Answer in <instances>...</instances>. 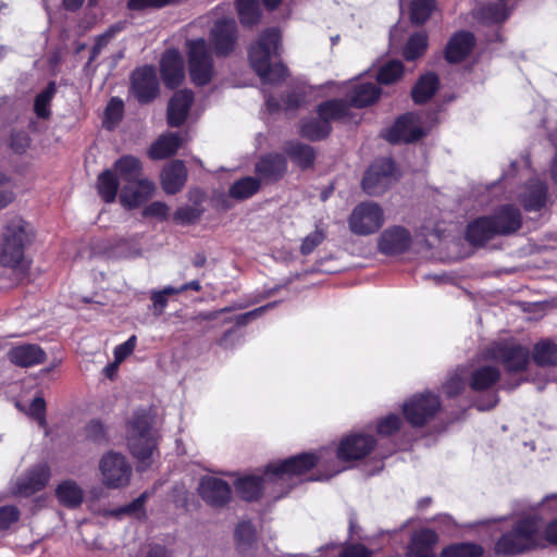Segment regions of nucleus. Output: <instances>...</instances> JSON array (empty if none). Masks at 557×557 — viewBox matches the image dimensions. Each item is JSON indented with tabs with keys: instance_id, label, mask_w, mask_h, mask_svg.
I'll use <instances>...</instances> for the list:
<instances>
[{
	"instance_id": "1",
	"label": "nucleus",
	"mask_w": 557,
	"mask_h": 557,
	"mask_svg": "<svg viewBox=\"0 0 557 557\" xmlns=\"http://www.w3.org/2000/svg\"><path fill=\"white\" fill-rule=\"evenodd\" d=\"M283 36L278 27H267L248 47V61L252 71L262 83L278 85L289 75L282 60Z\"/></svg>"
},
{
	"instance_id": "2",
	"label": "nucleus",
	"mask_w": 557,
	"mask_h": 557,
	"mask_svg": "<svg viewBox=\"0 0 557 557\" xmlns=\"http://www.w3.org/2000/svg\"><path fill=\"white\" fill-rule=\"evenodd\" d=\"M34 237L32 225L21 215L7 216L0 235V265L26 275L29 263L25 261V250Z\"/></svg>"
},
{
	"instance_id": "3",
	"label": "nucleus",
	"mask_w": 557,
	"mask_h": 557,
	"mask_svg": "<svg viewBox=\"0 0 557 557\" xmlns=\"http://www.w3.org/2000/svg\"><path fill=\"white\" fill-rule=\"evenodd\" d=\"M126 441L132 456L138 462V469H148L153 453L158 451V436L148 412L138 410L133 414L126 426Z\"/></svg>"
},
{
	"instance_id": "4",
	"label": "nucleus",
	"mask_w": 557,
	"mask_h": 557,
	"mask_svg": "<svg viewBox=\"0 0 557 557\" xmlns=\"http://www.w3.org/2000/svg\"><path fill=\"white\" fill-rule=\"evenodd\" d=\"M543 521L539 517L521 519L495 544V554L513 556L543 546Z\"/></svg>"
},
{
	"instance_id": "5",
	"label": "nucleus",
	"mask_w": 557,
	"mask_h": 557,
	"mask_svg": "<svg viewBox=\"0 0 557 557\" xmlns=\"http://www.w3.org/2000/svg\"><path fill=\"white\" fill-rule=\"evenodd\" d=\"M190 82L197 87L209 85L215 67L212 53L205 38L188 39L185 44Z\"/></svg>"
},
{
	"instance_id": "6",
	"label": "nucleus",
	"mask_w": 557,
	"mask_h": 557,
	"mask_svg": "<svg viewBox=\"0 0 557 557\" xmlns=\"http://www.w3.org/2000/svg\"><path fill=\"white\" fill-rule=\"evenodd\" d=\"M321 454L306 451L283 460L270 462L264 470V476L272 481L292 480L307 474L320 465Z\"/></svg>"
},
{
	"instance_id": "7",
	"label": "nucleus",
	"mask_w": 557,
	"mask_h": 557,
	"mask_svg": "<svg viewBox=\"0 0 557 557\" xmlns=\"http://www.w3.org/2000/svg\"><path fill=\"white\" fill-rule=\"evenodd\" d=\"M399 178L395 163L387 158L376 160L366 172L362 189L370 196H380Z\"/></svg>"
},
{
	"instance_id": "8",
	"label": "nucleus",
	"mask_w": 557,
	"mask_h": 557,
	"mask_svg": "<svg viewBox=\"0 0 557 557\" xmlns=\"http://www.w3.org/2000/svg\"><path fill=\"white\" fill-rule=\"evenodd\" d=\"M486 357L504 364L509 372L525 370L529 363V349L509 341L494 342L486 348Z\"/></svg>"
},
{
	"instance_id": "9",
	"label": "nucleus",
	"mask_w": 557,
	"mask_h": 557,
	"mask_svg": "<svg viewBox=\"0 0 557 557\" xmlns=\"http://www.w3.org/2000/svg\"><path fill=\"white\" fill-rule=\"evenodd\" d=\"M99 469L102 474V482L109 488L127 486L133 473L132 466L126 457L113 450L102 456Z\"/></svg>"
},
{
	"instance_id": "10",
	"label": "nucleus",
	"mask_w": 557,
	"mask_h": 557,
	"mask_svg": "<svg viewBox=\"0 0 557 557\" xmlns=\"http://www.w3.org/2000/svg\"><path fill=\"white\" fill-rule=\"evenodd\" d=\"M238 26L233 18H219L210 29V48L216 58H227L238 44Z\"/></svg>"
},
{
	"instance_id": "11",
	"label": "nucleus",
	"mask_w": 557,
	"mask_h": 557,
	"mask_svg": "<svg viewBox=\"0 0 557 557\" xmlns=\"http://www.w3.org/2000/svg\"><path fill=\"white\" fill-rule=\"evenodd\" d=\"M440 408L441 404L436 395L421 393L403 405V412L412 426H422L434 417Z\"/></svg>"
},
{
	"instance_id": "12",
	"label": "nucleus",
	"mask_w": 557,
	"mask_h": 557,
	"mask_svg": "<svg viewBox=\"0 0 557 557\" xmlns=\"http://www.w3.org/2000/svg\"><path fill=\"white\" fill-rule=\"evenodd\" d=\"M383 223V210L372 201L358 205L350 214V230L359 235L375 233Z\"/></svg>"
},
{
	"instance_id": "13",
	"label": "nucleus",
	"mask_w": 557,
	"mask_h": 557,
	"mask_svg": "<svg viewBox=\"0 0 557 557\" xmlns=\"http://www.w3.org/2000/svg\"><path fill=\"white\" fill-rule=\"evenodd\" d=\"M159 81L151 65L137 67L131 76V91L140 104L151 103L159 95Z\"/></svg>"
},
{
	"instance_id": "14",
	"label": "nucleus",
	"mask_w": 557,
	"mask_h": 557,
	"mask_svg": "<svg viewBox=\"0 0 557 557\" xmlns=\"http://www.w3.org/2000/svg\"><path fill=\"white\" fill-rule=\"evenodd\" d=\"M288 171V161L284 153L267 152L258 158L255 173L261 184L271 185L284 178Z\"/></svg>"
},
{
	"instance_id": "15",
	"label": "nucleus",
	"mask_w": 557,
	"mask_h": 557,
	"mask_svg": "<svg viewBox=\"0 0 557 557\" xmlns=\"http://www.w3.org/2000/svg\"><path fill=\"white\" fill-rule=\"evenodd\" d=\"M198 494L207 505L215 509L226 507L232 500L231 485L215 476L206 475L201 478Z\"/></svg>"
},
{
	"instance_id": "16",
	"label": "nucleus",
	"mask_w": 557,
	"mask_h": 557,
	"mask_svg": "<svg viewBox=\"0 0 557 557\" xmlns=\"http://www.w3.org/2000/svg\"><path fill=\"white\" fill-rule=\"evenodd\" d=\"M160 75L168 89H176L185 78L184 60L175 48L166 49L160 60Z\"/></svg>"
},
{
	"instance_id": "17",
	"label": "nucleus",
	"mask_w": 557,
	"mask_h": 557,
	"mask_svg": "<svg viewBox=\"0 0 557 557\" xmlns=\"http://www.w3.org/2000/svg\"><path fill=\"white\" fill-rule=\"evenodd\" d=\"M423 136V131L413 114L400 116L395 124L386 131L384 137L392 144L411 143Z\"/></svg>"
},
{
	"instance_id": "18",
	"label": "nucleus",
	"mask_w": 557,
	"mask_h": 557,
	"mask_svg": "<svg viewBox=\"0 0 557 557\" xmlns=\"http://www.w3.org/2000/svg\"><path fill=\"white\" fill-rule=\"evenodd\" d=\"M154 191L153 182L138 178L124 184L120 193V202L126 209H135L146 202Z\"/></svg>"
},
{
	"instance_id": "19",
	"label": "nucleus",
	"mask_w": 557,
	"mask_h": 557,
	"mask_svg": "<svg viewBox=\"0 0 557 557\" xmlns=\"http://www.w3.org/2000/svg\"><path fill=\"white\" fill-rule=\"evenodd\" d=\"M194 102V92L190 89H181L174 92L168 103L166 123L170 127H180L187 120Z\"/></svg>"
},
{
	"instance_id": "20",
	"label": "nucleus",
	"mask_w": 557,
	"mask_h": 557,
	"mask_svg": "<svg viewBox=\"0 0 557 557\" xmlns=\"http://www.w3.org/2000/svg\"><path fill=\"white\" fill-rule=\"evenodd\" d=\"M234 543L242 557L255 556L258 548V533L250 520L239 521L234 530Z\"/></svg>"
},
{
	"instance_id": "21",
	"label": "nucleus",
	"mask_w": 557,
	"mask_h": 557,
	"mask_svg": "<svg viewBox=\"0 0 557 557\" xmlns=\"http://www.w3.org/2000/svg\"><path fill=\"white\" fill-rule=\"evenodd\" d=\"M187 169L184 161L175 159L168 163L161 173V186L165 194L176 195L187 181Z\"/></svg>"
},
{
	"instance_id": "22",
	"label": "nucleus",
	"mask_w": 557,
	"mask_h": 557,
	"mask_svg": "<svg viewBox=\"0 0 557 557\" xmlns=\"http://www.w3.org/2000/svg\"><path fill=\"white\" fill-rule=\"evenodd\" d=\"M47 355L44 349L36 344H23L13 346L8 351V359L14 366L29 368L41 364L46 361Z\"/></svg>"
},
{
	"instance_id": "23",
	"label": "nucleus",
	"mask_w": 557,
	"mask_h": 557,
	"mask_svg": "<svg viewBox=\"0 0 557 557\" xmlns=\"http://www.w3.org/2000/svg\"><path fill=\"white\" fill-rule=\"evenodd\" d=\"M438 535L431 529H420L411 535L406 557H435L434 548Z\"/></svg>"
},
{
	"instance_id": "24",
	"label": "nucleus",
	"mask_w": 557,
	"mask_h": 557,
	"mask_svg": "<svg viewBox=\"0 0 557 557\" xmlns=\"http://www.w3.org/2000/svg\"><path fill=\"white\" fill-rule=\"evenodd\" d=\"M410 244V233L404 227L394 226L382 233L379 246L383 253L397 255L407 250Z\"/></svg>"
},
{
	"instance_id": "25",
	"label": "nucleus",
	"mask_w": 557,
	"mask_h": 557,
	"mask_svg": "<svg viewBox=\"0 0 557 557\" xmlns=\"http://www.w3.org/2000/svg\"><path fill=\"white\" fill-rule=\"evenodd\" d=\"M183 145L180 133L169 132L160 135L148 148L147 154L151 160H164L175 156Z\"/></svg>"
},
{
	"instance_id": "26",
	"label": "nucleus",
	"mask_w": 557,
	"mask_h": 557,
	"mask_svg": "<svg viewBox=\"0 0 557 557\" xmlns=\"http://www.w3.org/2000/svg\"><path fill=\"white\" fill-rule=\"evenodd\" d=\"M51 476L50 468L46 463L30 468L24 479L17 483L18 492L30 496L46 487Z\"/></svg>"
},
{
	"instance_id": "27",
	"label": "nucleus",
	"mask_w": 557,
	"mask_h": 557,
	"mask_svg": "<svg viewBox=\"0 0 557 557\" xmlns=\"http://www.w3.org/2000/svg\"><path fill=\"white\" fill-rule=\"evenodd\" d=\"M284 152L286 158L288 157L302 171L314 165L317 152L310 145L297 140L288 141L285 144Z\"/></svg>"
},
{
	"instance_id": "28",
	"label": "nucleus",
	"mask_w": 557,
	"mask_h": 557,
	"mask_svg": "<svg viewBox=\"0 0 557 557\" xmlns=\"http://www.w3.org/2000/svg\"><path fill=\"white\" fill-rule=\"evenodd\" d=\"M499 235H508L517 232L522 224L520 211L512 206L499 208L493 216H490Z\"/></svg>"
},
{
	"instance_id": "29",
	"label": "nucleus",
	"mask_w": 557,
	"mask_h": 557,
	"mask_svg": "<svg viewBox=\"0 0 557 557\" xmlns=\"http://www.w3.org/2000/svg\"><path fill=\"white\" fill-rule=\"evenodd\" d=\"M474 36L469 32L455 34L447 44L445 57L450 63L463 60L474 47Z\"/></svg>"
},
{
	"instance_id": "30",
	"label": "nucleus",
	"mask_w": 557,
	"mask_h": 557,
	"mask_svg": "<svg viewBox=\"0 0 557 557\" xmlns=\"http://www.w3.org/2000/svg\"><path fill=\"white\" fill-rule=\"evenodd\" d=\"M527 211H537L543 208L547 199V187L539 180H531L519 195Z\"/></svg>"
},
{
	"instance_id": "31",
	"label": "nucleus",
	"mask_w": 557,
	"mask_h": 557,
	"mask_svg": "<svg viewBox=\"0 0 557 557\" xmlns=\"http://www.w3.org/2000/svg\"><path fill=\"white\" fill-rule=\"evenodd\" d=\"M264 478L246 475L234 482V487L240 499L252 503L261 498L263 494Z\"/></svg>"
},
{
	"instance_id": "32",
	"label": "nucleus",
	"mask_w": 557,
	"mask_h": 557,
	"mask_svg": "<svg viewBox=\"0 0 557 557\" xmlns=\"http://www.w3.org/2000/svg\"><path fill=\"white\" fill-rule=\"evenodd\" d=\"M500 379V371L494 366H482L474 369L469 377L472 391L481 392L493 387Z\"/></svg>"
},
{
	"instance_id": "33",
	"label": "nucleus",
	"mask_w": 557,
	"mask_h": 557,
	"mask_svg": "<svg viewBox=\"0 0 557 557\" xmlns=\"http://www.w3.org/2000/svg\"><path fill=\"white\" fill-rule=\"evenodd\" d=\"M55 496L61 505L66 508H77L84 500V492L73 480L62 481L55 488Z\"/></svg>"
},
{
	"instance_id": "34",
	"label": "nucleus",
	"mask_w": 557,
	"mask_h": 557,
	"mask_svg": "<svg viewBox=\"0 0 557 557\" xmlns=\"http://www.w3.org/2000/svg\"><path fill=\"white\" fill-rule=\"evenodd\" d=\"M113 171L116 173L119 180L127 184L140 178L143 164L138 158L127 154L115 160Z\"/></svg>"
},
{
	"instance_id": "35",
	"label": "nucleus",
	"mask_w": 557,
	"mask_h": 557,
	"mask_svg": "<svg viewBox=\"0 0 557 557\" xmlns=\"http://www.w3.org/2000/svg\"><path fill=\"white\" fill-rule=\"evenodd\" d=\"M332 125L321 117L305 119L299 125V135L310 141H320L329 137Z\"/></svg>"
},
{
	"instance_id": "36",
	"label": "nucleus",
	"mask_w": 557,
	"mask_h": 557,
	"mask_svg": "<svg viewBox=\"0 0 557 557\" xmlns=\"http://www.w3.org/2000/svg\"><path fill=\"white\" fill-rule=\"evenodd\" d=\"M235 9L244 27L252 28L260 23L262 17L260 0H236Z\"/></svg>"
},
{
	"instance_id": "37",
	"label": "nucleus",
	"mask_w": 557,
	"mask_h": 557,
	"mask_svg": "<svg viewBox=\"0 0 557 557\" xmlns=\"http://www.w3.org/2000/svg\"><path fill=\"white\" fill-rule=\"evenodd\" d=\"M96 188L106 203L114 202L120 188V180L116 173L110 169L103 170L97 177Z\"/></svg>"
},
{
	"instance_id": "38",
	"label": "nucleus",
	"mask_w": 557,
	"mask_h": 557,
	"mask_svg": "<svg viewBox=\"0 0 557 557\" xmlns=\"http://www.w3.org/2000/svg\"><path fill=\"white\" fill-rule=\"evenodd\" d=\"M381 95L375 83L367 82L356 84L350 90V106L367 107L374 103Z\"/></svg>"
},
{
	"instance_id": "39",
	"label": "nucleus",
	"mask_w": 557,
	"mask_h": 557,
	"mask_svg": "<svg viewBox=\"0 0 557 557\" xmlns=\"http://www.w3.org/2000/svg\"><path fill=\"white\" fill-rule=\"evenodd\" d=\"M499 235L491 218H480L469 224L467 238L472 244H483L484 242Z\"/></svg>"
},
{
	"instance_id": "40",
	"label": "nucleus",
	"mask_w": 557,
	"mask_h": 557,
	"mask_svg": "<svg viewBox=\"0 0 557 557\" xmlns=\"http://www.w3.org/2000/svg\"><path fill=\"white\" fill-rule=\"evenodd\" d=\"M317 113L319 117L331 124L332 121H338L348 115V100L342 98L323 101L318 104Z\"/></svg>"
},
{
	"instance_id": "41",
	"label": "nucleus",
	"mask_w": 557,
	"mask_h": 557,
	"mask_svg": "<svg viewBox=\"0 0 557 557\" xmlns=\"http://www.w3.org/2000/svg\"><path fill=\"white\" fill-rule=\"evenodd\" d=\"M261 188V181L258 177L245 176L235 181L230 189L228 195L236 200H246L256 195Z\"/></svg>"
},
{
	"instance_id": "42",
	"label": "nucleus",
	"mask_w": 557,
	"mask_h": 557,
	"mask_svg": "<svg viewBox=\"0 0 557 557\" xmlns=\"http://www.w3.org/2000/svg\"><path fill=\"white\" fill-rule=\"evenodd\" d=\"M438 77L433 73L423 75L412 88V99L416 103H424L436 91Z\"/></svg>"
},
{
	"instance_id": "43",
	"label": "nucleus",
	"mask_w": 557,
	"mask_h": 557,
	"mask_svg": "<svg viewBox=\"0 0 557 557\" xmlns=\"http://www.w3.org/2000/svg\"><path fill=\"white\" fill-rule=\"evenodd\" d=\"M57 92L55 82L48 83L46 88L40 91L34 101V111L39 119L47 120L51 115L50 103Z\"/></svg>"
},
{
	"instance_id": "44",
	"label": "nucleus",
	"mask_w": 557,
	"mask_h": 557,
	"mask_svg": "<svg viewBox=\"0 0 557 557\" xmlns=\"http://www.w3.org/2000/svg\"><path fill=\"white\" fill-rule=\"evenodd\" d=\"M533 360L539 366L557 364V345L552 341H542L534 346Z\"/></svg>"
},
{
	"instance_id": "45",
	"label": "nucleus",
	"mask_w": 557,
	"mask_h": 557,
	"mask_svg": "<svg viewBox=\"0 0 557 557\" xmlns=\"http://www.w3.org/2000/svg\"><path fill=\"white\" fill-rule=\"evenodd\" d=\"M484 549L475 543H457L445 547L441 557H482Z\"/></svg>"
},
{
	"instance_id": "46",
	"label": "nucleus",
	"mask_w": 557,
	"mask_h": 557,
	"mask_svg": "<svg viewBox=\"0 0 557 557\" xmlns=\"http://www.w3.org/2000/svg\"><path fill=\"white\" fill-rule=\"evenodd\" d=\"M428 48V36L423 33L412 35L404 47V57L407 61H413L421 57Z\"/></svg>"
},
{
	"instance_id": "47",
	"label": "nucleus",
	"mask_w": 557,
	"mask_h": 557,
	"mask_svg": "<svg viewBox=\"0 0 557 557\" xmlns=\"http://www.w3.org/2000/svg\"><path fill=\"white\" fill-rule=\"evenodd\" d=\"M374 440L371 436L356 434L350 436V461L360 459L373 448Z\"/></svg>"
},
{
	"instance_id": "48",
	"label": "nucleus",
	"mask_w": 557,
	"mask_h": 557,
	"mask_svg": "<svg viewBox=\"0 0 557 557\" xmlns=\"http://www.w3.org/2000/svg\"><path fill=\"white\" fill-rule=\"evenodd\" d=\"M434 8L433 0H412L410 18L413 24L421 25L428 21Z\"/></svg>"
},
{
	"instance_id": "49",
	"label": "nucleus",
	"mask_w": 557,
	"mask_h": 557,
	"mask_svg": "<svg viewBox=\"0 0 557 557\" xmlns=\"http://www.w3.org/2000/svg\"><path fill=\"white\" fill-rule=\"evenodd\" d=\"M124 114V102L119 97H112L104 110V121L103 123L108 128H110L109 124L115 126L123 119Z\"/></svg>"
},
{
	"instance_id": "50",
	"label": "nucleus",
	"mask_w": 557,
	"mask_h": 557,
	"mask_svg": "<svg viewBox=\"0 0 557 557\" xmlns=\"http://www.w3.org/2000/svg\"><path fill=\"white\" fill-rule=\"evenodd\" d=\"M403 73L404 66L400 61H389L380 69L377 81L382 84H392L400 78Z\"/></svg>"
},
{
	"instance_id": "51",
	"label": "nucleus",
	"mask_w": 557,
	"mask_h": 557,
	"mask_svg": "<svg viewBox=\"0 0 557 557\" xmlns=\"http://www.w3.org/2000/svg\"><path fill=\"white\" fill-rule=\"evenodd\" d=\"M86 438L95 444L101 445L108 443V436L104 425L99 420H90L85 425Z\"/></svg>"
},
{
	"instance_id": "52",
	"label": "nucleus",
	"mask_w": 557,
	"mask_h": 557,
	"mask_svg": "<svg viewBox=\"0 0 557 557\" xmlns=\"http://www.w3.org/2000/svg\"><path fill=\"white\" fill-rule=\"evenodd\" d=\"M173 295H177L176 287L173 286H166L161 290L152 292L150 299L157 315L163 313L165 307L168 306L169 297Z\"/></svg>"
},
{
	"instance_id": "53",
	"label": "nucleus",
	"mask_w": 557,
	"mask_h": 557,
	"mask_svg": "<svg viewBox=\"0 0 557 557\" xmlns=\"http://www.w3.org/2000/svg\"><path fill=\"white\" fill-rule=\"evenodd\" d=\"M325 237L326 235L323 230L315 228L302 239L300 245V253L302 256L312 253L314 249L324 242Z\"/></svg>"
},
{
	"instance_id": "54",
	"label": "nucleus",
	"mask_w": 557,
	"mask_h": 557,
	"mask_svg": "<svg viewBox=\"0 0 557 557\" xmlns=\"http://www.w3.org/2000/svg\"><path fill=\"white\" fill-rule=\"evenodd\" d=\"M178 0H127L126 8L129 11H145L148 9H162Z\"/></svg>"
},
{
	"instance_id": "55",
	"label": "nucleus",
	"mask_w": 557,
	"mask_h": 557,
	"mask_svg": "<svg viewBox=\"0 0 557 557\" xmlns=\"http://www.w3.org/2000/svg\"><path fill=\"white\" fill-rule=\"evenodd\" d=\"M21 511L14 505H4L0 507V532L7 531L12 524L20 520Z\"/></svg>"
},
{
	"instance_id": "56",
	"label": "nucleus",
	"mask_w": 557,
	"mask_h": 557,
	"mask_svg": "<svg viewBox=\"0 0 557 557\" xmlns=\"http://www.w3.org/2000/svg\"><path fill=\"white\" fill-rule=\"evenodd\" d=\"M202 214V210L191 207V206H185L180 207L174 212V221L182 223V224H194L196 223Z\"/></svg>"
},
{
	"instance_id": "57",
	"label": "nucleus",
	"mask_w": 557,
	"mask_h": 557,
	"mask_svg": "<svg viewBox=\"0 0 557 557\" xmlns=\"http://www.w3.org/2000/svg\"><path fill=\"white\" fill-rule=\"evenodd\" d=\"M9 146L13 152L23 154L30 146V137L24 131L13 132L9 138Z\"/></svg>"
},
{
	"instance_id": "58",
	"label": "nucleus",
	"mask_w": 557,
	"mask_h": 557,
	"mask_svg": "<svg viewBox=\"0 0 557 557\" xmlns=\"http://www.w3.org/2000/svg\"><path fill=\"white\" fill-rule=\"evenodd\" d=\"M401 419L397 414H388L377 423V433L381 435H392L401 426Z\"/></svg>"
},
{
	"instance_id": "59",
	"label": "nucleus",
	"mask_w": 557,
	"mask_h": 557,
	"mask_svg": "<svg viewBox=\"0 0 557 557\" xmlns=\"http://www.w3.org/2000/svg\"><path fill=\"white\" fill-rule=\"evenodd\" d=\"M170 208L165 202L162 201H153L149 203L143 211V216L149 218H158L162 221L168 220Z\"/></svg>"
},
{
	"instance_id": "60",
	"label": "nucleus",
	"mask_w": 557,
	"mask_h": 557,
	"mask_svg": "<svg viewBox=\"0 0 557 557\" xmlns=\"http://www.w3.org/2000/svg\"><path fill=\"white\" fill-rule=\"evenodd\" d=\"M146 494L139 495L137 498L132 500L129 504L124 505L113 511L114 516L120 515H135L137 512H144L145 504H146Z\"/></svg>"
},
{
	"instance_id": "61",
	"label": "nucleus",
	"mask_w": 557,
	"mask_h": 557,
	"mask_svg": "<svg viewBox=\"0 0 557 557\" xmlns=\"http://www.w3.org/2000/svg\"><path fill=\"white\" fill-rule=\"evenodd\" d=\"M465 380L461 374L454 373L448 380L445 382L443 388L446 395L449 397H454L461 393L465 388Z\"/></svg>"
},
{
	"instance_id": "62",
	"label": "nucleus",
	"mask_w": 557,
	"mask_h": 557,
	"mask_svg": "<svg viewBox=\"0 0 557 557\" xmlns=\"http://www.w3.org/2000/svg\"><path fill=\"white\" fill-rule=\"evenodd\" d=\"M123 29V25L121 23H115L108 27L104 33L95 37V44L101 50L106 48L109 42L115 37L117 33Z\"/></svg>"
},
{
	"instance_id": "63",
	"label": "nucleus",
	"mask_w": 557,
	"mask_h": 557,
	"mask_svg": "<svg viewBox=\"0 0 557 557\" xmlns=\"http://www.w3.org/2000/svg\"><path fill=\"white\" fill-rule=\"evenodd\" d=\"M136 346V336L132 335L126 342L121 345H117L114 348V358L116 362H122L126 359L135 349Z\"/></svg>"
},
{
	"instance_id": "64",
	"label": "nucleus",
	"mask_w": 557,
	"mask_h": 557,
	"mask_svg": "<svg viewBox=\"0 0 557 557\" xmlns=\"http://www.w3.org/2000/svg\"><path fill=\"white\" fill-rule=\"evenodd\" d=\"M29 414L40 421V422H45L46 421V401L44 399V397L41 396H36L30 405H29Z\"/></svg>"
}]
</instances>
